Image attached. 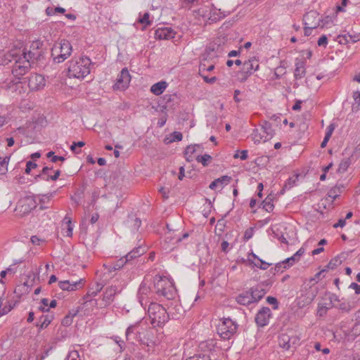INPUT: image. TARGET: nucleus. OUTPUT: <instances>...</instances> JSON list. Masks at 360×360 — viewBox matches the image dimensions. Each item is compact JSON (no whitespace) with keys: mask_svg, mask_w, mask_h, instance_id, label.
Listing matches in <instances>:
<instances>
[{"mask_svg":"<svg viewBox=\"0 0 360 360\" xmlns=\"http://www.w3.org/2000/svg\"><path fill=\"white\" fill-rule=\"evenodd\" d=\"M53 319V314H43L39 317L36 326L39 327L40 330L44 329L51 323Z\"/></svg>","mask_w":360,"mask_h":360,"instance_id":"nucleus-27","label":"nucleus"},{"mask_svg":"<svg viewBox=\"0 0 360 360\" xmlns=\"http://www.w3.org/2000/svg\"><path fill=\"white\" fill-rule=\"evenodd\" d=\"M226 14L220 9L216 8H210V13H209L208 20L211 22H217L222 18H224Z\"/></svg>","mask_w":360,"mask_h":360,"instance_id":"nucleus-25","label":"nucleus"},{"mask_svg":"<svg viewBox=\"0 0 360 360\" xmlns=\"http://www.w3.org/2000/svg\"><path fill=\"white\" fill-rule=\"evenodd\" d=\"M175 34V32L171 27H159L155 32V38L159 40H168L174 38Z\"/></svg>","mask_w":360,"mask_h":360,"instance_id":"nucleus-17","label":"nucleus"},{"mask_svg":"<svg viewBox=\"0 0 360 360\" xmlns=\"http://www.w3.org/2000/svg\"><path fill=\"white\" fill-rule=\"evenodd\" d=\"M146 328H143L140 323V333H137L136 336L134 337L135 340L139 341L141 345H146V337H145Z\"/></svg>","mask_w":360,"mask_h":360,"instance_id":"nucleus-36","label":"nucleus"},{"mask_svg":"<svg viewBox=\"0 0 360 360\" xmlns=\"http://www.w3.org/2000/svg\"><path fill=\"white\" fill-rule=\"evenodd\" d=\"M266 302L269 304H272L273 305V309H278V300H277L276 298H275L274 297L269 296V297H266Z\"/></svg>","mask_w":360,"mask_h":360,"instance_id":"nucleus-50","label":"nucleus"},{"mask_svg":"<svg viewBox=\"0 0 360 360\" xmlns=\"http://www.w3.org/2000/svg\"><path fill=\"white\" fill-rule=\"evenodd\" d=\"M51 171L52 167H44L42 169L41 173L34 177L35 180L38 181L39 179H42L45 181L44 178L52 176V175L50 174Z\"/></svg>","mask_w":360,"mask_h":360,"instance_id":"nucleus-34","label":"nucleus"},{"mask_svg":"<svg viewBox=\"0 0 360 360\" xmlns=\"http://www.w3.org/2000/svg\"><path fill=\"white\" fill-rule=\"evenodd\" d=\"M195 147H200V145H191L186 147L185 150V154L188 155L189 153L193 154L195 153Z\"/></svg>","mask_w":360,"mask_h":360,"instance_id":"nucleus-57","label":"nucleus"},{"mask_svg":"<svg viewBox=\"0 0 360 360\" xmlns=\"http://www.w3.org/2000/svg\"><path fill=\"white\" fill-rule=\"evenodd\" d=\"M146 328H143L140 323V333H137L136 336L134 337L135 340L139 341L141 345H146V337H145Z\"/></svg>","mask_w":360,"mask_h":360,"instance_id":"nucleus-37","label":"nucleus"},{"mask_svg":"<svg viewBox=\"0 0 360 360\" xmlns=\"http://www.w3.org/2000/svg\"><path fill=\"white\" fill-rule=\"evenodd\" d=\"M186 360H211V358L207 353H200L191 356Z\"/></svg>","mask_w":360,"mask_h":360,"instance_id":"nucleus-40","label":"nucleus"},{"mask_svg":"<svg viewBox=\"0 0 360 360\" xmlns=\"http://www.w3.org/2000/svg\"><path fill=\"white\" fill-rule=\"evenodd\" d=\"M319 13L314 10L307 12L303 18L304 25H310L312 27L320 26L321 18H319Z\"/></svg>","mask_w":360,"mask_h":360,"instance_id":"nucleus-16","label":"nucleus"},{"mask_svg":"<svg viewBox=\"0 0 360 360\" xmlns=\"http://www.w3.org/2000/svg\"><path fill=\"white\" fill-rule=\"evenodd\" d=\"M231 180V177L227 175L222 176L214 181H213L209 186V188L212 190H214L217 188H222L225 185H227Z\"/></svg>","mask_w":360,"mask_h":360,"instance_id":"nucleus-19","label":"nucleus"},{"mask_svg":"<svg viewBox=\"0 0 360 360\" xmlns=\"http://www.w3.org/2000/svg\"><path fill=\"white\" fill-rule=\"evenodd\" d=\"M349 167V162L347 160L342 161L339 165L338 172H344Z\"/></svg>","mask_w":360,"mask_h":360,"instance_id":"nucleus-54","label":"nucleus"},{"mask_svg":"<svg viewBox=\"0 0 360 360\" xmlns=\"http://www.w3.org/2000/svg\"><path fill=\"white\" fill-rule=\"evenodd\" d=\"M72 47L70 42L66 39H62L56 42L51 48V57L56 63L65 61L70 55Z\"/></svg>","mask_w":360,"mask_h":360,"instance_id":"nucleus-4","label":"nucleus"},{"mask_svg":"<svg viewBox=\"0 0 360 360\" xmlns=\"http://www.w3.org/2000/svg\"><path fill=\"white\" fill-rule=\"evenodd\" d=\"M149 13H145L138 20V22L145 25H150L151 21L149 20Z\"/></svg>","mask_w":360,"mask_h":360,"instance_id":"nucleus-47","label":"nucleus"},{"mask_svg":"<svg viewBox=\"0 0 360 360\" xmlns=\"http://www.w3.org/2000/svg\"><path fill=\"white\" fill-rule=\"evenodd\" d=\"M201 77L203 78L204 81L208 84H213L217 81L216 77H212L210 78L204 75H201Z\"/></svg>","mask_w":360,"mask_h":360,"instance_id":"nucleus-62","label":"nucleus"},{"mask_svg":"<svg viewBox=\"0 0 360 360\" xmlns=\"http://www.w3.org/2000/svg\"><path fill=\"white\" fill-rule=\"evenodd\" d=\"M112 339L119 345L120 348V351H123L125 348V343L124 340H122L120 337L118 336H113Z\"/></svg>","mask_w":360,"mask_h":360,"instance_id":"nucleus-51","label":"nucleus"},{"mask_svg":"<svg viewBox=\"0 0 360 360\" xmlns=\"http://www.w3.org/2000/svg\"><path fill=\"white\" fill-rule=\"evenodd\" d=\"M153 290L159 297H162L168 300H172L176 296L174 284L165 277L156 276L154 278Z\"/></svg>","mask_w":360,"mask_h":360,"instance_id":"nucleus-2","label":"nucleus"},{"mask_svg":"<svg viewBox=\"0 0 360 360\" xmlns=\"http://www.w3.org/2000/svg\"><path fill=\"white\" fill-rule=\"evenodd\" d=\"M341 192V188L339 186L332 188L328 193V197L336 199L339 196V193Z\"/></svg>","mask_w":360,"mask_h":360,"instance_id":"nucleus-43","label":"nucleus"},{"mask_svg":"<svg viewBox=\"0 0 360 360\" xmlns=\"http://www.w3.org/2000/svg\"><path fill=\"white\" fill-rule=\"evenodd\" d=\"M104 285L105 284L103 282H96L89 288L86 295L84 296V299L87 300L89 297L96 296L98 293L101 291Z\"/></svg>","mask_w":360,"mask_h":360,"instance_id":"nucleus-26","label":"nucleus"},{"mask_svg":"<svg viewBox=\"0 0 360 360\" xmlns=\"http://www.w3.org/2000/svg\"><path fill=\"white\" fill-rule=\"evenodd\" d=\"M248 290L239 294L236 297V302L242 305H249L253 303L251 296Z\"/></svg>","mask_w":360,"mask_h":360,"instance_id":"nucleus-28","label":"nucleus"},{"mask_svg":"<svg viewBox=\"0 0 360 360\" xmlns=\"http://www.w3.org/2000/svg\"><path fill=\"white\" fill-rule=\"evenodd\" d=\"M328 307L324 305V304H319V306H318V311H317V314L320 316H324L328 309Z\"/></svg>","mask_w":360,"mask_h":360,"instance_id":"nucleus-49","label":"nucleus"},{"mask_svg":"<svg viewBox=\"0 0 360 360\" xmlns=\"http://www.w3.org/2000/svg\"><path fill=\"white\" fill-rule=\"evenodd\" d=\"M299 260L296 258V257L293 255L292 257L285 259L283 262L285 263L284 269L289 268L292 266L295 262Z\"/></svg>","mask_w":360,"mask_h":360,"instance_id":"nucleus-45","label":"nucleus"},{"mask_svg":"<svg viewBox=\"0 0 360 360\" xmlns=\"http://www.w3.org/2000/svg\"><path fill=\"white\" fill-rule=\"evenodd\" d=\"M66 360H79V353L77 351H72L69 353Z\"/></svg>","mask_w":360,"mask_h":360,"instance_id":"nucleus-55","label":"nucleus"},{"mask_svg":"<svg viewBox=\"0 0 360 360\" xmlns=\"http://www.w3.org/2000/svg\"><path fill=\"white\" fill-rule=\"evenodd\" d=\"M10 158V156H0V175L5 174L7 172Z\"/></svg>","mask_w":360,"mask_h":360,"instance_id":"nucleus-32","label":"nucleus"},{"mask_svg":"<svg viewBox=\"0 0 360 360\" xmlns=\"http://www.w3.org/2000/svg\"><path fill=\"white\" fill-rule=\"evenodd\" d=\"M333 22L332 17L330 15H326L324 18L321 19L320 26L321 27H324L327 26L330 23Z\"/></svg>","mask_w":360,"mask_h":360,"instance_id":"nucleus-48","label":"nucleus"},{"mask_svg":"<svg viewBox=\"0 0 360 360\" xmlns=\"http://www.w3.org/2000/svg\"><path fill=\"white\" fill-rule=\"evenodd\" d=\"M298 177H299L298 175H294L291 177H289L288 179V180L285 181V183L283 186V188L282 189V191H285V190H289L291 188H292L293 186H295L296 185L297 181L298 180Z\"/></svg>","mask_w":360,"mask_h":360,"instance_id":"nucleus-33","label":"nucleus"},{"mask_svg":"<svg viewBox=\"0 0 360 360\" xmlns=\"http://www.w3.org/2000/svg\"><path fill=\"white\" fill-rule=\"evenodd\" d=\"M131 76L127 70L124 68L122 70L120 74L118 75L116 82L113 86L114 89L124 90L126 89L130 82Z\"/></svg>","mask_w":360,"mask_h":360,"instance_id":"nucleus-13","label":"nucleus"},{"mask_svg":"<svg viewBox=\"0 0 360 360\" xmlns=\"http://www.w3.org/2000/svg\"><path fill=\"white\" fill-rule=\"evenodd\" d=\"M126 225L132 232H136L140 228L141 221L134 215H129L126 221Z\"/></svg>","mask_w":360,"mask_h":360,"instance_id":"nucleus-21","label":"nucleus"},{"mask_svg":"<svg viewBox=\"0 0 360 360\" xmlns=\"http://www.w3.org/2000/svg\"><path fill=\"white\" fill-rule=\"evenodd\" d=\"M32 65L30 60L23 58V56H20L13 66L12 73L19 79L20 76L24 75L29 70Z\"/></svg>","mask_w":360,"mask_h":360,"instance_id":"nucleus-10","label":"nucleus"},{"mask_svg":"<svg viewBox=\"0 0 360 360\" xmlns=\"http://www.w3.org/2000/svg\"><path fill=\"white\" fill-rule=\"evenodd\" d=\"M140 323H136L134 325L129 326L125 333L126 339L128 341H133L134 339V337L136 336L137 333H140Z\"/></svg>","mask_w":360,"mask_h":360,"instance_id":"nucleus-22","label":"nucleus"},{"mask_svg":"<svg viewBox=\"0 0 360 360\" xmlns=\"http://www.w3.org/2000/svg\"><path fill=\"white\" fill-rule=\"evenodd\" d=\"M274 129L271 124L267 121H264L259 129H254L252 136L255 142H266L274 136Z\"/></svg>","mask_w":360,"mask_h":360,"instance_id":"nucleus-8","label":"nucleus"},{"mask_svg":"<svg viewBox=\"0 0 360 360\" xmlns=\"http://www.w3.org/2000/svg\"><path fill=\"white\" fill-rule=\"evenodd\" d=\"M338 39H339V43L342 44H346L349 42V40L348 39L347 34L339 35Z\"/></svg>","mask_w":360,"mask_h":360,"instance_id":"nucleus-63","label":"nucleus"},{"mask_svg":"<svg viewBox=\"0 0 360 360\" xmlns=\"http://www.w3.org/2000/svg\"><path fill=\"white\" fill-rule=\"evenodd\" d=\"M271 316V309L269 307H263L255 315V323L259 327H264L269 323Z\"/></svg>","mask_w":360,"mask_h":360,"instance_id":"nucleus-14","label":"nucleus"},{"mask_svg":"<svg viewBox=\"0 0 360 360\" xmlns=\"http://www.w3.org/2000/svg\"><path fill=\"white\" fill-rule=\"evenodd\" d=\"M238 324L229 318L220 320L217 330L221 338L224 340L231 339L236 333Z\"/></svg>","mask_w":360,"mask_h":360,"instance_id":"nucleus-5","label":"nucleus"},{"mask_svg":"<svg viewBox=\"0 0 360 360\" xmlns=\"http://www.w3.org/2000/svg\"><path fill=\"white\" fill-rule=\"evenodd\" d=\"M306 74L305 62L302 60H297L294 77L296 79H302Z\"/></svg>","mask_w":360,"mask_h":360,"instance_id":"nucleus-23","label":"nucleus"},{"mask_svg":"<svg viewBox=\"0 0 360 360\" xmlns=\"http://www.w3.org/2000/svg\"><path fill=\"white\" fill-rule=\"evenodd\" d=\"M334 307H336V308H338L339 309L342 310V311H345V312H348L352 308V306L351 305V304L349 302H341L340 303V304L338 306V305H333Z\"/></svg>","mask_w":360,"mask_h":360,"instance_id":"nucleus-42","label":"nucleus"},{"mask_svg":"<svg viewBox=\"0 0 360 360\" xmlns=\"http://www.w3.org/2000/svg\"><path fill=\"white\" fill-rule=\"evenodd\" d=\"M259 68V60L255 57L245 60L243 63L241 70L238 72V80L241 83L245 82L252 75L253 72L257 71Z\"/></svg>","mask_w":360,"mask_h":360,"instance_id":"nucleus-7","label":"nucleus"},{"mask_svg":"<svg viewBox=\"0 0 360 360\" xmlns=\"http://www.w3.org/2000/svg\"><path fill=\"white\" fill-rule=\"evenodd\" d=\"M117 287L115 285H111L108 287L103 296V300L107 304H109L113 300V297L117 293Z\"/></svg>","mask_w":360,"mask_h":360,"instance_id":"nucleus-24","label":"nucleus"},{"mask_svg":"<svg viewBox=\"0 0 360 360\" xmlns=\"http://www.w3.org/2000/svg\"><path fill=\"white\" fill-rule=\"evenodd\" d=\"M50 202V196L47 195H43L41 198H39V203H40V210H44L48 208V206H46V204L49 203Z\"/></svg>","mask_w":360,"mask_h":360,"instance_id":"nucleus-46","label":"nucleus"},{"mask_svg":"<svg viewBox=\"0 0 360 360\" xmlns=\"http://www.w3.org/2000/svg\"><path fill=\"white\" fill-rule=\"evenodd\" d=\"M31 285H32V284L30 285L28 281H25L22 285H18L16 288L15 292H20L28 293Z\"/></svg>","mask_w":360,"mask_h":360,"instance_id":"nucleus-41","label":"nucleus"},{"mask_svg":"<svg viewBox=\"0 0 360 360\" xmlns=\"http://www.w3.org/2000/svg\"><path fill=\"white\" fill-rule=\"evenodd\" d=\"M278 342L280 347L288 350L291 347L297 344L299 338L296 335L281 333L278 336Z\"/></svg>","mask_w":360,"mask_h":360,"instance_id":"nucleus-11","label":"nucleus"},{"mask_svg":"<svg viewBox=\"0 0 360 360\" xmlns=\"http://www.w3.org/2000/svg\"><path fill=\"white\" fill-rule=\"evenodd\" d=\"M146 328H143L140 323V333H137L136 336L134 337L135 340L139 341L141 345H146V337H145Z\"/></svg>","mask_w":360,"mask_h":360,"instance_id":"nucleus-38","label":"nucleus"},{"mask_svg":"<svg viewBox=\"0 0 360 360\" xmlns=\"http://www.w3.org/2000/svg\"><path fill=\"white\" fill-rule=\"evenodd\" d=\"M146 251V248L145 247H142L141 245L134 248L131 252L124 256V262H129L133 259L140 257L141 255H143Z\"/></svg>","mask_w":360,"mask_h":360,"instance_id":"nucleus-20","label":"nucleus"},{"mask_svg":"<svg viewBox=\"0 0 360 360\" xmlns=\"http://www.w3.org/2000/svg\"><path fill=\"white\" fill-rule=\"evenodd\" d=\"M37 167V165L32 161H27L26 164V168L25 172L28 174L30 173L32 169H35Z\"/></svg>","mask_w":360,"mask_h":360,"instance_id":"nucleus-52","label":"nucleus"},{"mask_svg":"<svg viewBox=\"0 0 360 360\" xmlns=\"http://www.w3.org/2000/svg\"><path fill=\"white\" fill-rule=\"evenodd\" d=\"M84 283V280L83 278H80L77 281L72 282L68 280L61 281L58 283V285L63 290L75 291L82 288Z\"/></svg>","mask_w":360,"mask_h":360,"instance_id":"nucleus-15","label":"nucleus"},{"mask_svg":"<svg viewBox=\"0 0 360 360\" xmlns=\"http://www.w3.org/2000/svg\"><path fill=\"white\" fill-rule=\"evenodd\" d=\"M328 44V38L326 35H322L318 40V45L320 46H326Z\"/></svg>","mask_w":360,"mask_h":360,"instance_id":"nucleus-56","label":"nucleus"},{"mask_svg":"<svg viewBox=\"0 0 360 360\" xmlns=\"http://www.w3.org/2000/svg\"><path fill=\"white\" fill-rule=\"evenodd\" d=\"M183 135L181 132L179 131H174L172 134V140L174 141H180L182 140Z\"/></svg>","mask_w":360,"mask_h":360,"instance_id":"nucleus-58","label":"nucleus"},{"mask_svg":"<svg viewBox=\"0 0 360 360\" xmlns=\"http://www.w3.org/2000/svg\"><path fill=\"white\" fill-rule=\"evenodd\" d=\"M167 83L166 82L160 81V82H158L151 86L150 91L153 94H155L156 96H159L163 93V91L167 88Z\"/></svg>","mask_w":360,"mask_h":360,"instance_id":"nucleus-29","label":"nucleus"},{"mask_svg":"<svg viewBox=\"0 0 360 360\" xmlns=\"http://www.w3.org/2000/svg\"><path fill=\"white\" fill-rule=\"evenodd\" d=\"M210 8L208 6H202L200 8L193 11V13L196 18H206L209 17Z\"/></svg>","mask_w":360,"mask_h":360,"instance_id":"nucleus-30","label":"nucleus"},{"mask_svg":"<svg viewBox=\"0 0 360 360\" xmlns=\"http://www.w3.org/2000/svg\"><path fill=\"white\" fill-rule=\"evenodd\" d=\"M253 303L259 302L266 293V290L260 285L251 288L248 290Z\"/></svg>","mask_w":360,"mask_h":360,"instance_id":"nucleus-18","label":"nucleus"},{"mask_svg":"<svg viewBox=\"0 0 360 360\" xmlns=\"http://www.w3.org/2000/svg\"><path fill=\"white\" fill-rule=\"evenodd\" d=\"M27 80L28 86L31 91H38L44 87L46 81L44 77L39 74H32L28 77L25 78Z\"/></svg>","mask_w":360,"mask_h":360,"instance_id":"nucleus-12","label":"nucleus"},{"mask_svg":"<svg viewBox=\"0 0 360 360\" xmlns=\"http://www.w3.org/2000/svg\"><path fill=\"white\" fill-rule=\"evenodd\" d=\"M91 64L90 58L86 56L72 59L69 62L68 77L84 79L90 73Z\"/></svg>","mask_w":360,"mask_h":360,"instance_id":"nucleus-1","label":"nucleus"},{"mask_svg":"<svg viewBox=\"0 0 360 360\" xmlns=\"http://www.w3.org/2000/svg\"><path fill=\"white\" fill-rule=\"evenodd\" d=\"M335 129V125L333 124H330L326 129V132L325 136L328 137H331L333 132Z\"/></svg>","mask_w":360,"mask_h":360,"instance_id":"nucleus-60","label":"nucleus"},{"mask_svg":"<svg viewBox=\"0 0 360 360\" xmlns=\"http://www.w3.org/2000/svg\"><path fill=\"white\" fill-rule=\"evenodd\" d=\"M124 262H125L124 257H122L121 259H120L118 261L116 262V263L113 266V269L115 270L121 269L124 266V264L127 263Z\"/></svg>","mask_w":360,"mask_h":360,"instance_id":"nucleus-53","label":"nucleus"},{"mask_svg":"<svg viewBox=\"0 0 360 360\" xmlns=\"http://www.w3.org/2000/svg\"><path fill=\"white\" fill-rule=\"evenodd\" d=\"M272 202L273 198L271 195H268L262 202L263 208L268 212H271L274 210V205Z\"/></svg>","mask_w":360,"mask_h":360,"instance_id":"nucleus-35","label":"nucleus"},{"mask_svg":"<svg viewBox=\"0 0 360 360\" xmlns=\"http://www.w3.org/2000/svg\"><path fill=\"white\" fill-rule=\"evenodd\" d=\"M169 313L160 304L150 302L148 308V314L151 324L155 326H161L169 319Z\"/></svg>","mask_w":360,"mask_h":360,"instance_id":"nucleus-3","label":"nucleus"},{"mask_svg":"<svg viewBox=\"0 0 360 360\" xmlns=\"http://www.w3.org/2000/svg\"><path fill=\"white\" fill-rule=\"evenodd\" d=\"M41 43L39 41H33L28 51H24L22 53L23 58L30 60L32 64L41 62L44 59V51Z\"/></svg>","mask_w":360,"mask_h":360,"instance_id":"nucleus-6","label":"nucleus"},{"mask_svg":"<svg viewBox=\"0 0 360 360\" xmlns=\"http://www.w3.org/2000/svg\"><path fill=\"white\" fill-rule=\"evenodd\" d=\"M349 288L354 290L356 294H360V285L356 283H352L349 285Z\"/></svg>","mask_w":360,"mask_h":360,"instance_id":"nucleus-64","label":"nucleus"},{"mask_svg":"<svg viewBox=\"0 0 360 360\" xmlns=\"http://www.w3.org/2000/svg\"><path fill=\"white\" fill-rule=\"evenodd\" d=\"M72 319L68 316H65L61 321L62 325L64 326H69L72 324Z\"/></svg>","mask_w":360,"mask_h":360,"instance_id":"nucleus-59","label":"nucleus"},{"mask_svg":"<svg viewBox=\"0 0 360 360\" xmlns=\"http://www.w3.org/2000/svg\"><path fill=\"white\" fill-rule=\"evenodd\" d=\"M212 160V157L208 154H205L203 155H198L196 158V160L198 162H200L203 166H207Z\"/></svg>","mask_w":360,"mask_h":360,"instance_id":"nucleus-39","label":"nucleus"},{"mask_svg":"<svg viewBox=\"0 0 360 360\" xmlns=\"http://www.w3.org/2000/svg\"><path fill=\"white\" fill-rule=\"evenodd\" d=\"M252 263L254 264L255 266L261 269H263V270L267 269L271 265V264L266 262L265 261H263L261 259H258L257 263H256V262H252Z\"/></svg>","mask_w":360,"mask_h":360,"instance_id":"nucleus-44","label":"nucleus"},{"mask_svg":"<svg viewBox=\"0 0 360 360\" xmlns=\"http://www.w3.org/2000/svg\"><path fill=\"white\" fill-rule=\"evenodd\" d=\"M152 292L153 290L150 283H148V281L145 278L140 284L137 293L138 300L143 307L146 308V306L150 302V295Z\"/></svg>","mask_w":360,"mask_h":360,"instance_id":"nucleus-9","label":"nucleus"},{"mask_svg":"<svg viewBox=\"0 0 360 360\" xmlns=\"http://www.w3.org/2000/svg\"><path fill=\"white\" fill-rule=\"evenodd\" d=\"M60 171L58 169L56 170V171H54V174L52 175V176L44 178L45 181H49V180L56 181L58 179V177L60 176Z\"/></svg>","mask_w":360,"mask_h":360,"instance_id":"nucleus-61","label":"nucleus"},{"mask_svg":"<svg viewBox=\"0 0 360 360\" xmlns=\"http://www.w3.org/2000/svg\"><path fill=\"white\" fill-rule=\"evenodd\" d=\"M145 337H146V345L148 347H152L155 345V340H154V335L153 333V330L151 329H146L145 331Z\"/></svg>","mask_w":360,"mask_h":360,"instance_id":"nucleus-31","label":"nucleus"}]
</instances>
